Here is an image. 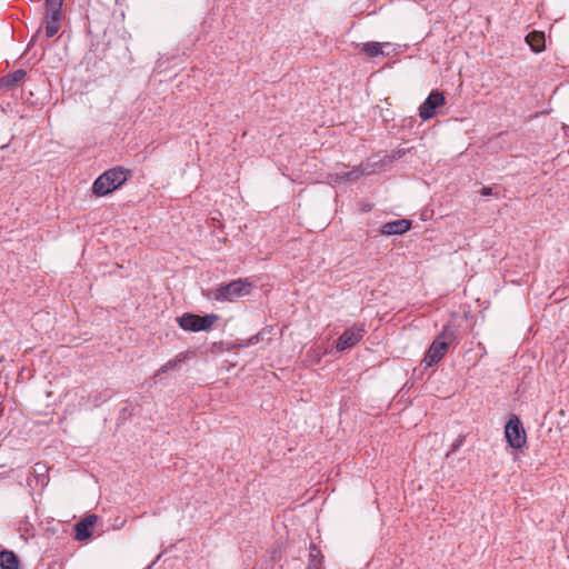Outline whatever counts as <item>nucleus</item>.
Instances as JSON below:
<instances>
[{
    "instance_id": "1",
    "label": "nucleus",
    "mask_w": 569,
    "mask_h": 569,
    "mask_svg": "<svg viewBox=\"0 0 569 569\" xmlns=\"http://www.w3.org/2000/svg\"><path fill=\"white\" fill-rule=\"evenodd\" d=\"M252 288L253 283L249 278H239L216 288L202 290V296L210 301L234 302L238 298L250 295Z\"/></svg>"
},
{
    "instance_id": "2",
    "label": "nucleus",
    "mask_w": 569,
    "mask_h": 569,
    "mask_svg": "<svg viewBox=\"0 0 569 569\" xmlns=\"http://www.w3.org/2000/svg\"><path fill=\"white\" fill-rule=\"evenodd\" d=\"M130 176V169L123 167L111 168L93 181L92 193L96 197H106L122 187Z\"/></svg>"
},
{
    "instance_id": "3",
    "label": "nucleus",
    "mask_w": 569,
    "mask_h": 569,
    "mask_svg": "<svg viewBox=\"0 0 569 569\" xmlns=\"http://www.w3.org/2000/svg\"><path fill=\"white\" fill-rule=\"evenodd\" d=\"M456 340V332L450 326H445L427 350L422 363L428 368L437 365L447 353L449 346Z\"/></svg>"
},
{
    "instance_id": "4",
    "label": "nucleus",
    "mask_w": 569,
    "mask_h": 569,
    "mask_svg": "<svg viewBox=\"0 0 569 569\" xmlns=\"http://www.w3.org/2000/svg\"><path fill=\"white\" fill-rule=\"evenodd\" d=\"M219 318L220 317L216 313L200 316L192 312H184L177 318V323L184 331H210Z\"/></svg>"
},
{
    "instance_id": "5",
    "label": "nucleus",
    "mask_w": 569,
    "mask_h": 569,
    "mask_svg": "<svg viewBox=\"0 0 569 569\" xmlns=\"http://www.w3.org/2000/svg\"><path fill=\"white\" fill-rule=\"evenodd\" d=\"M505 438L512 449H521L527 442V436L520 418L511 415L505 426Z\"/></svg>"
},
{
    "instance_id": "6",
    "label": "nucleus",
    "mask_w": 569,
    "mask_h": 569,
    "mask_svg": "<svg viewBox=\"0 0 569 569\" xmlns=\"http://www.w3.org/2000/svg\"><path fill=\"white\" fill-rule=\"evenodd\" d=\"M366 332L365 322H358L352 327L345 329L336 341L337 351L343 352L345 350L357 346L362 340Z\"/></svg>"
},
{
    "instance_id": "7",
    "label": "nucleus",
    "mask_w": 569,
    "mask_h": 569,
    "mask_svg": "<svg viewBox=\"0 0 569 569\" xmlns=\"http://www.w3.org/2000/svg\"><path fill=\"white\" fill-rule=\"evenodd\" d=\"M446 103L445 93L440 90H432L419 107V116L423 121L433 118L437 109Z\"/></svg>"
},
{
    "instance_id": "8",
    "label": "nucleus",
    "mask_w": 569,
    "mask_h": 569,
    "mask_svg": "<svg viewBox=\"0 0 569 569\" xmlns=\"http://www.w3.org/2000/svg\"><path fill=\"white\" fill-rule=\"evenodd\" d=\"M98 521V516L94 513L87 515L81 520L74 523L73 532L77 541H84L93 533V527Z\"/></svg>"
},
{
    "instance_id": "9",
    "label": "nucleus",
    "mask_w": 569,
    "mask_h": 569,
    "mask_svg": "<svg viewBox=\"0 0 569 569\" xmlns=\"http://www.w3.org/2000/svg\"><path fill=\"white\" fill-rule=\"evenodd\" d=\"M412 227V221L409 219H398L386 222L382 224L380 232L385 236L403 234Z\"/></svg>"
},
{
    "instance_id": "10",
    "label": "nucleus",
    "mask_w": 569,
    "mask_h": 569,
    "mask_svg": "<svg viewBox=\"0 0 569 569\" xmlns=\"http://www.w3.org/2000/svg\"><path fill=\"white\" fill-rule=\"evenodd\" d=\"M63 1L64 0H46L44 21H53L61 23Z\"/></svg>"
},
{
    "instance_id": "11",
    "label": "nucleus",
    "mask_w": 569,
    "mask_h": 569,
    "mask_svg": "<svg viewBox=\"0 0 569 569\" xmlns=\"http://www.w3.org/2000/svg\"><path fill=\"white\" fill-rule=\"evenodd\" d=\"M27 76V71L23 69H17L13 72L7 73L0 78V88L13 89L16 88Z\"/></svg>"
},
{
    "instance_id": "12",
    "label": "nucleus",
    "mask_w": 569,
    "mask_h": 569,
    "mask_svg": "<svg viewBox=\"0 0 569 569\" xmlns=\"http://www.w3.org/2000/svg\"><path fill=\"white\" fill-rule=\"evenodd\" d=\"M527 44L531 48L533 52H541L546 48V37L541 31H531L525 38Z\"/></svg>"
},
{
    "instance_id": "13",
    "label": "nucleus",
    "mask_w": 569,
    "mask_h": 569,
    "mask_svg": "<svg viewBox=\"0 0 569 569\" xmlns=\"http://www.w3.org/2000/svg\"><path fill=\"white\" fill-rule=\"evenodd\" d=\"M0 569H20V559L12 550L0 551Z\"/></svg>"
},
{
    "instance_id": "14",
    "label": "nucleus",
    "mask_w": 569,
    "mask_h": 569,
    "mask_svg": "<svg viewBox=\"0 0 569 569\" xmlns=\"http://www.w3.org/2000/svg\"><path fill=\"white\" fill-rule=\"evenodd\" d=\"M189 358V352H180L173 359L166 362L154 375L158 377L162 373L168 372L169 370L176 369L181 362L186 361Z\"/></svg>"
},
{
    "instance_id": "15",
    "label": "nucleus",
    "mask_w": 569,
    "mask_h": 569,
    "mask_svg": "<svg viewBox=\"0 0 569 569\" xmlns=\"http://www.w3.org/2000/svg\"><path fill=\"white\" fill-rule=\"evenodd\" d=\"M361 51L369 57H377L383 53L380 42H366L362 44Z\"/></svg>"
},
{
    "instance_id": "16",
    "label": "nucleus",
    "mask_w": 569,
    "mask_h": 569,
    "mask_svg": "<svg viewBox=\"0 0 569 569\" xmlns=\"http://www.w3.org/2000/svg\"><path fill=\"white\" fill-rule=\"evenodd\" d=\"M309 563H319V566H322L323 563L321 550L315 543H311L309 547Z\"/></svg>"
},
{
    "instance_id": "17",
    "label": "nucleus",
    "mask_w": 569,
    "mask_h": 569,
    "mask_svg": "<svg viewBox=\"0 0 569 569\" xmlns=\"http://www.w3.org/2000/svg\"><path fill=\"white\" fill-rule=\"evenodd\" d=\"M365 174V170L361 169V168H355L348 172H345L342 173L341 176H339V179L340 180H345V181H356L358 180L361 176Z\"/></svg>"
},
{
    "instance_id": "18",
    "label": "nucleus",
    "mask_w": 569,
    "mask_h": 569,
    "mask_svg": "<svg viewBox=\"0 0 569 569\" xmlns=\"http://www.w3.org/2000/svg\"><path fill=\"white\" fill-rule=\"evenodd\" d=\"M264 333H266L264 329L259 331L258 333L251 336L250 338L244 340L242 343H240V347H249V346H253V345L260 342L261 340H263Z\"/></svg>"
},
{
    "instance_id": "19",
    "label": "nucleus",
    "mask_w": 569,
    "mask_h": 569,
    "mask_svg": "<svg viewBox=\"0 0 569 569\" xmlns=\"http://www.w3.org/2000/svg\"><path fill=\"white\" fill-rule=\"evenodd\" d=\"M46 26V37L51 38L53 37L60 29L61 23L60 22H53V21H44Z\"/></svg>"
},
{
    "instance_id": "20",
    "label": "nucleus",
    "mask_w": 569,
    "mask_h": 569,
    "mask_svg": "<svg viewBox=\"0 0 569 569\" xmlns=\"http://www.w3.org/2000/svg\"><path fill=\"white\" fill-rule=\"evenodd\" d=\"M465 436L460 435L451 445L449 453H453L460 449V447L463 445Z\"/></svg>"
},
{
    "instance_id": "21",
    "label": "nucleus",
    "mask_w": 569,
    "mask_h": 569,
    "mask_svg": "<svg viewBox=\"0 0 569 569\" xmlns=\"http://www.w3.org/2000/svg\"><path fill=\"white\" fill-rule=\"evenodd\" d=\"M480 194L483 197H488L492 194V188L491 187H482L480 190Z\"/></svg>"
},
{
    "instance_id": "22",
    "label": "nucleus",
    "mask_w": 569,
    "mask_h": 569,
    "mask_svg": "<svg viewBox=\"0 0 569 569\" xmlns=\"http://www.w3.org/2000/svg\"><path fill=\"white\" fill-rule=\"evenodd\" d=\"M322 566H319V563H308V567L306 569H321Z\"/></svg>"
}]
</instances>
